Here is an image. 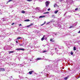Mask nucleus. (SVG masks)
Returning <instances> with one entry per match:
<instances>
[{
  "mask_svg": "<svg viewBox=\"0 0 80 80\" xmlns=\"http://www.w3.org/2000/svg\"><path fill=\"white\" fill-rule=\"evenodd\" d=\"M49 3H50V2H48V1H46L45 2V5H46V7H48V5H49Z\"/></svg>",
  "mask_w": 80,
  "mask_h": 80,
  "instance_id": "f257e3e1",
  "label": "nucleus"
},
{
  "mask_svg": "<svg viewBox=\"0 0 80 80\" xmlns=\"http://www.w3.org/2000/svg\"><path fill=\"white\" fill-rule=\"evenodd\" d=\"M15 50H22V51H24V50H25V49H22V48H19L18 49H16Z\"/></svg>",
  "mask_w": 80,
  "mask_h": 80,
  "instance_id": "f03ea898",
  "label": "nucleus"
},
{
  "mask_svg": "<svg viewBox=\"0 0 80 80\" xmlns=\"http://www.w3.org/2000/svg\"><path fill=\"white\" fill-rule=\"evenodd\" d=\"M0 71H2V72H4L5 71V69L4 68H0Z\"/></svg>",
  "mask_w": 80,
  "mask_h": 80,
  "instance_id": "7ed1b4c3",
  "label": "nucleus"
},
{
  "mask_svg": "<svg viewBox=\"0 0 80 80\" xmlns=\"http://www.w3.org/2000/svg\"><path fill=\"white\" fill-rule=\"evenodd\" d=\"M32 72H33V71H31L29 72V74L30 75L32 74Z\"/></svg>",
  "mask_w": 80,
  "mask_h": 80,
  "instance_id": "20e7f679",
  "label": "nucleus"
},
{
  "mask_svg": "<svg viewBox=\"0 0 80 80\" xmlns=\"http://www.w3.org/2000/svg\"><path fill=\"white\" fill-rule=\"evenodd\" d=\"M33 25V23H31L29 25L27 26V27H30L32 25Z\"/></svg>",
  "mask_w": 80,
  "mask_h": 80,
  "instance_id": "39448f33",
  "label": "nucleus"
},
{
  "mask_svg": "<svg viewBox=\"0 0 80 80\" xmlns=\"http://www.w3.org/2000/svg\"><path fill=\"white\" fill-rule=\"evenodd\" d=\"M44 37H45V35L43 36V37H42V38H41V40L42 41H43V40H44Z\"/></svg>",
  "mask_w": 80,
  "mask_h": 80,
  "instance_id": "423d86ee",
  "label": "nucleus"
},
{
  "mask_svg": "<svg viewBox=\"0 0 80 80\" xmlns=\"http://www.w3.org/2000/svg\"><path fill=\"white\" fill-rule=\"evenodd\" d=\"M45 16H39V18H43L44 17H45Z\"/></svg>",
  "mask_w": 80,
  "mask_h": 80,
  "instance_id": "0eeeda50",
  "label": "nucleus"
},
{
  "mask_svg": "<svg viewBox=\"0 0 80 80\" xmlns=\"http://www.w3.org/2000/svg\"><path fill=\"white\" fill-rule=\"evenodd\" d=\"M68 78V76H67L64 78V80H67Z\"/></svg>",
  "mask_w": 80,
  "mask_h": 80,
  "instance_id": "6e6552de",
  "label": "nucleus"
},
{
  "mask_svg": "<svg viewBox=\"0 0 80 80\" xmlns=\"http://www.w3.org/2000/svg\"><path fill=\"white\" fill-rule=\"evenodd\" d=\"M58 7V5H57L56 4H55L54 5V8H55V7Z\"/></svg>",
  "mask_w": 80,
  "mask_h": 80,
  "instance_id": "1a4fd4ad",
  "label": "nucleus"
},
{
  "mask_svg": "<svg viewBox=\"0 0 80 80\" xmlns=\"http://www.w3.org/2000/svg\"><path fill=\"white\" fill-rule=\"evenodd\" d=\"M24 22H30V20L29 19L25 20H24Z\"/></svg>",
  "mask_w": 80,
  "mask_h": 80,
  "instance_id": "9d476101",
  "label": "nucleus"
},
{
  "mask_svg": "<svg viewBox=\"0 0 80 80\" xmlns=\"http://www.w3.org/2000/svg\"><path fill=\"white\" fill-rule=\"evenodd\" d=\"M12 0H9L7 2V4H8V3H9V2H12Z\"/></svg>",
  "mask_w": 80,
  "mask_h": 80,
  "instance_id": "9b49d317",
  "label": "nucleus"
},
{
  "mask_svg": "<svg viewBox=\"0 0 80 80\" xmlns=\"http://www.w3.org/2000/svg\"><path fill=\"white\" fill-rule=\"evenodd\" d=\"M58 12V10L55 11L54 12V13H55L57 14Z\"/></svg>",
  "mask_w": 80,
  "mask_h": 80,
  "instance_id": "f8f14e48",
  "label": "nucleus"
},
{
  "mask_svg": "<svg viewBox=\"0 0 80 80\" xmlns=\"http://www.w3.org/2000/svg\"><path fill=\"white\" fill-rule=\"evenodd\" d=\"M21 13H25V11L22 10L21 11Z\"/></svg>",
  "mask_w": 80,
  "mask_h": 80,
  "instance_id": "ddd939ff",
  "label": "nucleus"
},
{
  "mask_svg": "<svg viewBox=\"0 0 80 80\" xmlns=\"http://www.w3.org/2000/svg\"><path fill=\"white\" fill-rule=\"evenodd\" d=\"M50 41L51 42H54V41H53L52 38L50 39Z\"/></svg>",
  "mask_w": 80,
  "mask_h": 80,
  "instance_id": "4468645a",
  "label": "nucleus"
},
{
  "mask_svg": "<svg viewBox=\"0 0 80 80\" xmlns=\"http://www.w3.org/2000/svg\"><path fill=\"white\" fill-rule=\"evenodd\" d=\"M73 50H74V51L76 50V47H73Z\"/></svg>",
  "mask_w": 80,
  "mask_h": 80,
  "instance_id": "2eb2a0df",
  "label": "nucleus"
},
{
  "mask_svg": "<svg viewBox=\"0 0 80 80\" xmlns=\"http://www.w3.org/2000/svg\"><path fill=\"white\" fill-rule=\"evenodd\" d=\"M37 60H41V58H37Z\"/></svg>",
  "mask_w": 80,
  "mask_h": 80,
  "instance_id": "dca6fc26",
  "label": "nucleus"
},
{
  "mask_svg": "<svg viewBox=\"0 0 80 80\" xmlns=\"http://www.w3.org/2000/svg\"><path fill=\"white\" fill-rule=\"evenodd\" d=\"M52 18H55V15H52L51 16Z\"/></svg>",
  "mask_w": 80,
  "mask_h": 80,
  "instance_id": "f3484780",
  "label": "nucleus"
},
{
  "mask_svg": "<svg viewBox=\"0 0 80 80\" xmlns=\"http://www.w3.org/2000/svg\"><path fill=\"white\" fill-rule=\"evenodd\" d=\"M22 38H20V37H19V38H17V40H19V39H22Z\"/></svg>",
  "mask_w": 80,
  "mask_h": 80,
  "instance_id": "a211bd4d",
  "label": "nucleus"
},
{
  "mask_svg": "<svg viewBox=\"0 0 80 80\" xmlns=\"http://www.w3.org/2000/svg\"><path fill=\"white\" fill-rule=\"evenodd\" d=\"M13 52H13V51H9V53H13Z\"/></svg>",
  "mask_w": 80,
  "mask_h": 80,
  "instance_id": "6ab92c4d",
  "label": "nucleus"
},
{
  "mask_svg": "<svg viewBox=\"0 0 80 80\" xmlns=\"http://www.w3.org/2000/svg\"><path fill=\"white\" fill-rule=\"evenodd\" d=\"M44 13V14L49 13V12H45Z\"/></svg>",
  "mask_w": 80,
  "mask_h": 80,
  "instance_id": "aec40b11",
  "label": "nucleus"
},
{
  "mask_svg": "<svg viewBox=\"0 0 80 80\" xmlns=\"http://www.w3.org/2000/svg\"><path fill=\"white\" fill-rule=\"evenodd\" d=\"M32 0H27V1H28V2H31L32 1Z\"/></svg>",
  "mask_w": 80,
  "mask_h": 80,
  "instance_id": "412c9836",
  "label": "nucleus"
},
{
  "mask_svg": "<svg viewBox=\"0 0 80 80\" xmlns=\"http://www.w3.org/2000/svg\"><path fill=\"white\" fill-rule=\"evenodd\" d=\"M14 24H15V23L13 22L12 23L11 25H14Z\"/></svg>",
  "mask_w": 80,
  "mask_h": 80,
  "instance_id": "4be33fe9",
  "label": "nucleus"
},
{
  "mask_svg": "<svg viewBox=\"0 0 80 80\" xmlns=\"http://www.w3.org/2000/svg\"><path fill=\"white\" fill-rule=\"evenodd\" d=\"M78 10V8H76L75 9V10Z\"/></svg>",
  "mask_w": 80,
  "mask_h": 80,
  "instance_id": "5701e85b",
  "label": "nucleus"
},
{
  "mask_svg": "<svg viewBox=\"0 0 80 80\" xmlns=\"http://www.w3.org/2000/svg\"><path fill=\"white\" fill-rule=\"evenodd\" d=\"M48 11H50V8H49L48 9Z\"/></svg>",
  "mask_w": 80,
  "mask_h": 80,
  "instance_id": "b1692460",
  "label": "nucleus"
},
{
  "mask_svg": "<svg viewBox=\"0 0 80 80\" xmlns=\"http://www.w3.org/2000/svg\"><path fill=\"white\" fill-rule=\"evenodd\" d=\"M46 23V22L45 21H44V22L43 23V24L44 25H45V24Z\"/></svg>",
  "mask_w": 80,
  "mask_h": 80,
  "instance_id": "393cba45",
  "label": "nucleus"
},
{
  "mask_svg": "<svg viewBox=\"0 0 80 80\" xmlns=\"http://www.w3.org/2000/svg\"><path fill=\"white\" fill-rule=\"evenodd\" d=\"M46 23V22L45 21H44V22L43 23V24L44 25H45V24Z\"/></svg>",
  "mask_w": 80,
  "mask_h": 80,
  "instance_id": "a878e982",
  "label": "nucleus"
},
{
  "mask_svg": "<svg viewBox=\"0 0 80 80\" xmlns=\"http://www.w3.org/2000/svg\"><path fill=\"white\" fill-rule=\"evenodd\" d=\"M73 28V26H71V27H69V28Z\"/></svg>",
  "mask_w": 80,
  "mask_h": 80,
  "instance_id": "bb28decb",
  "label": "nucleus"
},
{
  "mask_svg": "<svg viewBox=\"0 0 80 80\" xmlns=\"http://www.w3.org/2000/svg\"><path fill=\"white\" fill-rule=\"evenodd\" d=\"M71 54L72 55L73 54V53L72 52H71Z\"/></svg>",
  "mask_w": 80,
  "mask_h": 80,
  "instance_id": "cd10ccee",
  "label": "nucleus"
},
{
  "mask_svg": "<svg viewBox=\"0 0 80 80\" xmlns=\"http://www.w3.org/2000/svg\"><path fill=\"white\" fill-rule=\"evenodd\" d=\"M43 25H44V24H43V23L41 25V26H43Z\"/></svg>",
  "mask_w": 80,
  "mask_h": 80,
  "instance_id": "c85d7f7f",
  "label": "nucleus"
},
{
  "mask_svg": "<svg viewBox=\"0 0 80 80\" xmlns=\"http://www.w3.org/2000/svg\"><path fill=\"white\" fill-rule=\"evenodd\" d=\"M78 33H80V30L78 32Z\"/></svg>",
  "mask_w": 80,
  "mask_h": 80,
  "instance_id": "c756f323",
  "label": "nucleus"
},
{
  "mask_svg": "<svg viewBox=\"0 0 80 80\" xmlns=\"http://www.w3.org/2000/svg\"><path fill=\"white\" fill-rule=\"evenodd\" d=\"M47 52V51H43V52Z\"/></svg>",
  "mask_w": 80,
  "mask_h": 80,
  "instance_id": "7c9ffc66",
  "label": "nucleus"
},
{
  "mask_svg": "<svg viewBox=\"0 0 80 80\" xmlns=\"http://www.w3.org/2000/svg\"><path fill=\"white\" fill-rule=\"evenodd\" d=\"M19 26H22V24H20L19 25Z\"/></svg>",
  "mask_w": 80,
  "mask_h": 80,
  "instance_id": "2f4dec72",
  "label": "nucleus"
},
{
  "mask_svg": "<svg viewBox=\"0 0 80 80\" xmlns=\"http://www.w3.org/2000/svg\"><path fill=\"white\" fill-rule=\"evenodd\" d=\"M19 45H20V46H23V45L22 44H20Z\"/></svg>",
  "mask_w": 80,
  "mask_h": 80,
  "instance_id": "473e14b6",
  "label": "nucleus"
},
{
  "mask_svg": "<svg viewBox=\"0 0 80 80\" xmlns=\"http://www.w3.org/2000/svg\"><path fill=\"white\" fill-rule=\"evenodd\" d=\"M16 42L17 43H18V41H16Z\"/></svg>",
  "mask_w": 80,
  "mask_h": 80,
  "instance_id": "72a5a7b5",
  "label": "nucleus"
},
{
  "mask_svg": "<svg viewBox=\"0 0 80 80\" xmlns=\"http://www.w3.org/2000/svg\"><path fill=\"white\" fill-rule=\"evenodd\" d=\"M62 0H60V2H62Z\"/></svg>",
  "mask_w": 80,
  "mask_h": 80,
  "instance_id": "f704fd0d",
  "label": "nucleus"
},
{
  "mask_svg": "<svg viewBox=\"0 0 80 80\" xmlns=\"http://www.w3.org/2000/svg\"><path fill=\"white\" fill-rule=\"evenodd\" d=\"M0 11H1V10H0Z\"/></svg>",
  "mask_w": 80,
  "mask_h": 80,
  "instance_id": "c9c22d12",
  "label": "nucleus"
},
{
  "mask_svg": "<svg viewBox=\"0 0 80 80\" xmlns=\"http://www.w3.org/2000/svg\"><path fill=\"white\" fill-rule=\"evenodd\" d=\"M79 9H80V8Z\"/></svg>",
  "mask_w": 80,
  "mask_h": 80,
  "instance_id": "e433bc0d",
  "label": "nucleus"
}]
</instances>
